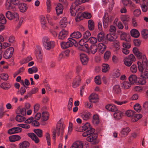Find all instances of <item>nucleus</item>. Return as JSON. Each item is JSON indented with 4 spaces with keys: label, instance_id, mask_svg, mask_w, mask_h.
Returning <instances> with one entry per match:
<instances>
[{
    "label": "nucleus",
    "instance_id": "nucleus-13",
    "mask_svg": "<svg viewBox=\"0 0 148 148\" xmlns=\"http://www.w3.org/2000/svg\"><path fill=\"white\" fill-rule=\"evenodd\" d=\"M97 138V135L94 132L90 134L86 138L87 141L92 142L93 144L96 143V140Z\"/></svg>",
    "mask_w": 148,
    "mask_h": 148
},
{
    "label": "nucleus",
    "instance_id": "nucleus-57",
    "mask_svg": "<svg viewBox=\"0 0 148 148\" xmlns=\"http://www.w3.org/2000/svg\"><path fill=\"white\" fill-rule=\"evenodd\" d=\"M6 21L5 18L2 14H0V23L2 24H5L6 23Z\"/></svg>",
    "mask_w": 148,
    "mask_h": 148
},
{
    "label": "nucleus",
    "instance_id": "nucleus-24",
    "mask_svg": "<svg viewBox=\"0 0 148 148\" xmlns=\"http://www.w3.org/2000/svg\"><path fill=\"white\" fill-rule=\"evenodd\" d=\"M106 108L108 110L112 112H115L117 110L116 107L113 104L107 105L106 106Z\"/></svg>",
    "mask_w": 148,
    "mask_h": 148
},
{
    "label": "nucleus",
    "instance_id": "nucleus-20",
    "mask_svg": "<svg viewBox=\"0 0 148 148\" xmlns=\"http://www.w3.org/2000/svg\"><path fill=\"white\" fill-rule=\"evenodd\" d=\"M40 21L42 28L44 29H46L47 28V21L45 17L43 15H41L40 16Z\"/></svg>",
    "mask_w": 148,
    "mask_h": 148
},
{
    "label": "nucleus",
    "instance_id": "nucleus-4",
    "mask_svg": "<svg viewBox=\"0 0 148 148\" xmlns=\"http://www.w3.org/2000/svg\"><path fill=\"white\" fill-rule=\"evenodd\" d=\"M135 61L136 58L133 54L130 55L128 57L124 58L123 59L124 64L127 66H130Z\"/></svg>",
    "mask_w": 148,
    "mask_h": 148
},
{
    "label": "nucleus",
    "instance_id": "nucleus-27",
    "mask_svg": "<svg viewBox=\"0 0 148 148\" xmlns=\"http://www.w3.org/2000/svg\"><path fill=\"white\" fill-rule=\"evenodd\" d=\"M30 145L29 143L27 141H24L18 145L19 148H28Z\"/></svg>",
    "mask_w": 148,
    "mask_h": 148
},
{
    "label": "nucleus",
    "instance_id": "nucleus-46",
    "mask_svg": "<svg viewBox=\"0 0 148 148\" xmlns=\"http://www.w3.org/2000/svg\"><path fill=\"white\" fill-rule=\"evenodd\" d=\"M47 12L49 13L51 9V0H47L46 2Z\"/></svg>",
    "mask_w": 148,
    "mask_h": 148
},
{
    "label": "nucleus",
    "instance_id": "nucleus-44",
    "mask_svg": "<svg viewBox=\"0 0 148 148\" xmlns=\"http://www.w3.org/2000/svg\"><path fill=\"white\" fill-rule=\"evenodd\" d=\"M140 6L143 12H145L148 10V5L145 3V1H144L142 3H141Z\"/></svg>",
    "mask_w": 148,
    "mask_h": 148
},
{
    "label": "nucleus",
    "instance_id": "nucleus-36",
    "mask_svg": "<svg viewBox=\"0 0 148 148\" xmlns=\"http://www.w3.org/2000/svg\"><path fill=\"white\" fill-rule=\"evenodd\" d=\"M11 84L9 83L4 82L1 84L0 87L4 89L8 90L11 87Z\"/></svg>",
    "mask_w": 148,
    "mask_h": 148
},
{
    "label": "nucleus",
    "instance_id": "nucleus-47",
    "mask_svg": "<svg viewBox=\"0 0 148 148\" xmlns=\"http://www.w3.org/2000/svg\"><path fill=\"white\" fill-rule=\"evenodd\" d=\"M94 132V129H90V130H88L87 131L84 132L82 134V136L84 137L88 136L89 135Z\"/></svg>",
    "mask_w": 148,
    "mask_h": 148
},
{
    "label": "nucleus",
    "instance_id": "nucleus-29",
    "mask_svg": "<svg viewBox=\"0 0 148 148\" xmlns=\"http://www.w3.org/2000/svg\"><path fill=\"white\" fill-rule=\"evenodd\" d=\"M97 46L94 45H91L90 48H89V47H88V50H86L94 54L97 51Z\"/></svg>",
    "mask_w": 148,
    "mask_h": 148
},
{
    "label": "nucleus",
    "instance_id": "nucleus-54",
    "mask_svg": "<svg viewBox=\"0 0 148 148\" xmlns=\"http://www.w3.org/2000/svg\"><path fill=\"white\" fill-rule=\"evenodd\" d=\"M75 5L72 4L70 7V12L72 16H75Z\"/></svg>",
    "mask_w": 148,
    "mask_h": 148
},
{
    "label": "nucleus",
    "instance_id": "nucleus-19",
    "mask_svg": "<svg viewBox=\"0 0 148 148\" xmlns=\"http://www.w3.org/2000/svg\"><path fill=\"white\" fill-rule=\"evenodd\" d=\"M89 100L90 102L94 103H96L98 101V96L96 94L92 93L89 96Z\"/></svg>",
    "mask_w": 148,
    "mask_h": 148
},
{
    "label": "nucleus",
    "instance_id": "nucleus-22",
    "mask_svg": "<svg viewBox=\"0 0 148 148\" xmlns=\"http://www.w3.org/2000/svg\"><path fill=\"white\" fill-rule=\"evenodd\" d=\"M106 38L108 40L110 41L114 42L116 40L117 37L114 34H109L107 35Z\"/></svg>",
    "mask_w": 148,
    "mask_h": 148
},
{
    "label": "nucleus",
    "instance_id": "nucleus-5",
    "mask_svg": "<svg viewBox=\"0 0 148 148\" xmlns=\"http://www.w3.org/2000/svg\"><path fill=\"white\" fill-rule=\"evenodd\" d=\"M68 41L66 42H62L60 43L61 48L63 49H65L72 47L76 41L72 38H69Z\"/></svg>",
    "mask_w": 148,
    "mask_h": 148
},
{
    "label": "nucleus",
    "instance_id": "nucleus-48",
    "mask_svg": "<svg viewBox=\"0 0 148 148\" xmlns=\"http://www.w3.org/2000/svg\"><path fill=\"white\" fill-rule=\"evenodd\" d=\"M82 15L84 18L87 19H90L92 17L91 14L88 12H84Z\"/></svg>",
    "mask_w": 148,
    "mask_h": 148
},
{
    "label": "nucleus",
    "instance_id": "nucleus-8",
    "mask_svg": "<svg viewBox=\"0 0 148 148\" xmlns=\"http://www.w3.org/2000/svg\"><path fill=\"white\" fill-rule=\"evenodd\" d=\"M86 42V40L84 38L82 39L79 41L78 44L80 46L79 48V50L85 51L86 50H88V45Z\"/></svg>",
    "mask_w": 148,
    "mask_h": 148
},
{
    "label": "nucleus",
    "instance_id": "nucleus-58",
    "mask_svg": "<svg viewBox=\"0 0 148 148\" xmlns=\"http://www.w3.org/2000/svg\"><path fill=\"white\" fill-rule=\"evenodd\" d=\"M108 18L106 17V18L103 17V27L104 28H106L108 27Z\"/></svg>",
    "mask_w": 148,
    "mask_h": 148
},
{
    "label": "nucleus",
    "instance_id": "nucleus-39",
    "mask_svg": "<svg viewBox=\"0 0 148 148\" xmlns=\"http://www.w3.org/2000/svg\"><path fill=\"white\" fill-rule=\"evenodd\" d=\"M82 130L83 131H85L86 130H90V129H93L91 127L90 124L88 122H86L82 126Z\"/></svg>",
    "mask_w": 148,
    "mask_h": 148
},
{
    "label": "nucleus",
    "instance_id": "nucleus-14",
    "mask_svg": "<svg viewBox=\"0 0 148 148\" xmlns=\"http://www.w3.org/2000/svg\"><path fill=\"white\" fill-rule=\"evenodd\" d=\"M68 31L64 29H62L59 33L58 38L59 39L64 40L66 38L68 35Z\"/></svg>",
    "mask_w": 148,
    "mask_h": 148
},
{
    "label": "nucleus",
    "instance_id": "nucleus-55",
    "mask_svg": "<svg viewBox=\"0 0 148 148\" xmlns=\"http://www.w3.org/2000/svg\"><path fill=\"white\" fill-rule=\"evenodd\" d=\"M16 120L19 122H21L25 121V118L21 115H18L16 117Z\"/></svg>",
    "mask_w": 148,
    "mask_h": 148
},
{
    "label": "nucleus",
    "instance_id": "nucleus-52",
    "mask_svg": "<svg viewBox=\"0 0 148 148\" xmlns=\"http://www.w3.org/2000/svg\"><path fill=\"white\" fill-rule=\"evenodd\" d=\"M127 37H130V35L127 34L123 32L121 34L120 38L121 40H126Z\"/></svg>",
    "mask_w": 148,
    "mask_h": 148
},
{
    "label": "nucleus",
    "instance_id": "nucleus-3",
    "mask_svg": "<svg viewBox=\"0 0 148 148\" xmlns=\"http://www.w3.org/2000/svg\"><path fill=\"white\" fill-rule=\"evenodd\" d=\"M49 25V31L50 33L54 36L56 34V24L55 16L47 19Z\"/></svg>",
    "mask_w": 148,
    "mask_h": 148
},
{
    "label": "nucleus",
    "instance_id": "nucleus-23",
    "mask_svg": "<svg viewBox=\"0 0 148 148\" xmlns=\"http://www.w3.org/2000/svg\"><path fill=\"white\" fill-rule=\"evenodd\" d=\"M115 112L114 114V116L115 119H121L123 116V113L122 111L118 110L117 109Z\"/></svg>",
    "mask_w": 148,
    "mask_h": 148
},
{
    "label": "nucleus",
    "instance_id": "nucleus-18",
    "mask_svg": "<svg viewBox=\"0 0 148 148\" xmlns=\"http://www.w3.org/2000/svg\"><path fill=\"white\" fill-rule=\"evenodd\" d=\"M80 116L83 120L87 121L90 118L91 114L88 112H84L81 114Z\"/></svg>",
    "mask_w": 148,
    "mask_h": 148
},
{
    "label": "nucleus",
    "instance_id": "nucleus-32",
    "mask_svg": "<svg viewBox=\"0 0 148 148\" xmlns=\"http://www.w3.org/2000/svg\"><path fill=\"white\" fill-rule=\"evenodd\" d=\"M67 18L66 17H63L60 22V25L62 28H64L67 26Z\"/></svg>",
    "mask_w": 148,
    "mask_h": 148
},
{
    "label": "nucleus",
    "instance_id": "nucleus-11",
    "mask_svg": "<svg viewBox=\"0 0 148 148\" xmlns=\"http://www.w3.org/2000/svg\"><path fill=\"white\" fill-rule=\"evenodd\" d=\"M107 44V41H105L103 43H100L98 45L97 49L99 53L103 54L106 49V44Z\"/></svg>",
    "mask_w": 148,
    "mask_h": 148
},
{
    "label": "nucleus",
    "instance_id": "nucleus-56",
    "mask_svg": "<svg viewBox=\"0 0 148 148\" xmlns=\"http://www.w3.org/2000/svg\"><path fill=\"white\" fill-rule=\"evenodd\" d=\"M135 112L131 110H128L125 112V114L129 117H133Z\"/></svg>",
    "mask_w": 148,
    "mask_h": 148
},
{
    "label": "nucleus",
    "instance_id": "nucleus-37",
    "mask_svg": "<svg viewBox=\"0 0 148 148\" xmlns=\"http://www.w3.org/2000/svg\"><path fill=\"white\" fill-rule=\"evenodd\" d=\"M129 79L131 84H134L137 81V77L135 75H132L129 77Z\"/></svg>",
    "mask_w": 148,
    "mask_h": 148
},
{
    "label": "nucleus",
    "instance_id": "nucleus-34",
    "mask_svg": "<svg viewBox=\"0 0 148 148\" xmlns=\"http://www.w3.org/2000/svg\"><path fill=\"white\" fill-rule=\"evenodd\" d=\"M92 122L95 125H97L99 123V120L98 115L94 114L93 115L92 117Z\"/></svg>",
    "mask_w": 148,
    "mask_h": 148
},
{
    "label": "nucleus",
    "instance_id": "nucleus-6",
    "mask_svg": "<svg viewBox=\"0 0 148 148\" xmlns=\"http://www.w3.org/2000/svg\"><path fill=\"white\" fill-rule=\"evenodd\" d=\"M43 44L45 48L48 50H50L54 46L52 45L49 39L47 37L43 38L42 39Z\"/></svg>",
    "mask_w": 148,
    "mask_h": 148
},
{
    "label": "nucleus",
    "instance_id": "nucleus-21",
    "mask_svg": "<svg viewBox=\"0 0 148 148\" xmlns=\"http://www.w3.org/2000/svg\"><path fill=\"white\" fill-rule=\"evenodd\" d=\"M70 148H83V144L81 141H77L73 143Z\"/></svg>",
    "mask_w": 148,
    "mask_h": 148
},
{
    "label": "nucleus",
    "instance_id": "nucleus-9",
    "mask_svg": "<svg viewBox=\"0 0 148 148\" xmlns=\"http://www.w3.org/2000/svg\"><path fill=\"white\" fill-rule=\"evenodd\" d=\"M14 48L10 47L7 48L5 51L3 56L6 59H8L11 58L13 53Z\"/></svg>",
    "mask_w": 148,
    "mask_h": 148
},
{
    "label": "nucleus",
    "instance_id": "nucleus-10",
    "mask_svg": "<svg viewBox=\"0 0 148 148\" xmlns=\"http://www.w3.org/2000/svg\"><path fill=\"white\" fill-rule=\"evenodd\" d=\"M131 131L130 129L128 127H126L122 128L119 132V135L122 138L127 136Z\"/></svg>",
    "mask_w": 148,
    "mask_h": 148
},
{
    "label": "nucleus",
    "instance_id": "nucleus-64",
    "mask_svg": "<svg viewBox=\"0 0 148 148\" xmlns=\"http://www.w3.org/2000/svg\"><path fill=\"white\" fill-rule=\"evenodd\" d=\"M91 36V34L89 31H87L85 32L83 35L84 39L86 40Z\"/></svg>",
    "mask_w": 148,
    "mask_h": 148
},
{
    "label": "nucleus",
    "instance_id": "nucleus-28",
    "mask_svg": "<svg viewBox=\"0 0 148 148\" xmlns=\"http://www.w3.org/2000/svg\"><path fill=\"white\" fill-rule=\"evenodd\" d=\"M21 139V137L18 135H14L9 137V140L11 142H13L19 140Z\"/></svg>",
    "mask_w": 148,
    "mask_h": 148
},
{
    "label": "nucleus",
    "instance_id": "nucleus-33",
    "mask_svg": "<svg viewBox=\"0 0 148 148\" xmlns=\"http://www.w3.org/2000/svg\"><path fill=\"white\" fill-rule=\"evenodd\" d=\"M113 92L116 94H119L121 92V89L119 85H116L113 87Z\"/></svg>",
    "mask_w": 148,
    "mask_h": 148
},
{
    "label": "nucleus",
    "instance_id": "nucleus-2",
    "mask_svg": "<svg viewBox=\"0 0 148 148\" xmlns=\"http://www.w3.org/2000/svg\"><path fill=\"white\" fill-rule=\"evenodd\" d=\"M64 127L63 125V120L61 119L56 125V136L62 138L64 132Z\"/></svg>",
    "mask_w": 148,
    "mask_h": 148
},
{
    "label": "nucleus",
    "instance_id": "nucleus-41",
    "mask_svg": "<svg viewBox=\"0 0 148 148\" xmlns=\"http://www.w3.org/2000/svg\"><path fill=\"white\" fill-rule=\"evenodd\" d=\"M142 117V116L141 114H135L134 113L132 121L133 122H136L138 120L141 118Z\"/></svg>",
    "mask_w": 148,
    "mask_h": 148
},
{
    "label": "nucleus",
    "instance_id": "nucleus-42",
    "mask_svg": "<svg viewBox=\"0 0 148 148\" xmlns=\"http://www.w3.org/2000/svg\"><path fill=\"white\" fill-rule=\"evenodd\" d=\"M97 40L99 42H103L105 38L104 33L101 32L98 34L97 36Z\"/></svg>",
    "mask_w": 148,
    "mask_h": 148
},
{
    "label": "nucleus",
    "instance_id": "nucleus-17",
    "mask_svg": "<svg viewBox=\"0 0 148 148\" xmlns=\"http://www.w3.org/2000/svg\"><path fill=\"white\" fill-rule=\"evenodd\" d=\"M120 85L122 88L124 90L128 89L131 86V83L127 81L123 82L121 83Z\"/></svg>",
    "mask_w": 148,
    "mask_h": 148
},
{
    "label": "nucleus",
    "instance_id": "nucleus-50",
    "mask_svg": "<svg viewBox=\"0 0 148 148\" xmlns=\"http://www.w3.org/2000/svg\"><path fill=\"white\" fill-rule=\"evenodd\" d=\"M34 132L39 137H42V130L40 129H35L34 130Z\"/></svg>",
    "mask_w": 148,
    "mask_h": 148
},
{
    "label": "nucleus",
    "instance_id": "nucleus-45",
    "mask_svg": "<svg viewBox=\"0 0 148 148\" xmlns=\"http://www.w3.org/2000/svg\"><path fill=\"white\" fill-rule=\"evenodd\" d=\"M109 66L108 64H103L102 68V71L103 72H107L109 70Z\"/></svg>",
    "mask_w": 148,
    "mask_h": 148
},
{
    "label": "nucleus",
    "instance_id": "nucleus-30",
    "mask_svg": "<svg viewBox=\"0 0 148 148\" xmlns=\"http://www.w3.org/2000/svg\"><path fill=\"white\" fill-rule=\"evenodd\" d=\"M130 33L132 36L137 38L140 36V33L136 29H134L130 31Z\"/></svg>",
    "mask_w": 148,
    "mask_h": 148
},
{
    "label": "nucleus",
    "instance_id": "nucleus-59",
    "mask_svg": "<svg viewBox=\"0 0 148 148\" xmlns=\"http://www.w3.org/2000/svg\"><path fill=\"white\" fill-rule=\"evenodd\" d=\"M110 52L109 51H106L104 54V58L105 60H108L110 57Z\"/></svg>",
    "mask_w": 148,
    "mask_h": 148
},
{
    "label": "nucleus",
    "instance_id": "nucleus-63",
    "mask_svg": "<svg viewBox=\"0 0 148 148\" xmlns=\"http://www.w3.org/2000/svg\"><path fill=\"white\" fill-rule=\"evenodd\" d=\"M120 71L119 70H117L113 74V77L114 78H116L119 77L120 75Z\"/></svg>",
    "mask_w": 148,
    "mask_h": 148
},
{
    "label": "nucleus",
    "instance_id": "nucleus-26",
    "mask_svg": "<svg viewBox=\"0 0 148 148\" xmlns=\"http://www.w3.org/2000/svg\"><path fill=\"white\" fill-rule=\"evenodd\" d=\"M63 10L62 5L60 3L58 4L56 7V12L58 16H59L62 14Z\"/></svg>",
    "mask_w": 148,
    "mask_h": 148
},
{
    "label": "nucleus",
    "instance_id": "nucleus-43",
    "mask_svg": "<svg viewBox=\"0 0 148 148\" xmlns=\"http://www.w3.org/2000/svg\"><path fill=\"white\" fill-rule=\"evenodd\" d=\"M88 26L89 29L90 30H92L94 29L95 27L94 23L93 21L90 19L88 21Z\"/></svg>",
    "mask_w": 148,
    "mask_h": 148
},
{
    "label": "nucleus",
    "instance_id": "nucleus-51",
    "mask_svg": "<svg viewBox=\"0 0 148 148\" xmlns=\"http://www.w3.org/2000/svg\"><path fill=\"white\" fill-rule=\"evenodd\" d=\"M42 51V49L41 47L38 45L36 46L35 51V54L39 56V55L41 54Z\"/></svg>",
    "mask_w": 148,
    "mask_h": 148
},
{
    "label": "nucleus",
    "instance_id": "nucleus-7",
    "mask_svg": "<svg viewBox=\"0 0 148 148\" xmlns=\"http://www.w3.org/2000/svg\"><path fill=\"white\" fill-rule=\"evenodd\" d=\"M6 17L10 20H14L17 21L19 20V15L16 12L12 13L10 11H7L5 13Z\"/></svg>",
    "mask_w": 148,
    "mask_h": 148
},
{
    "label": "nucleus",
    "instance_id": "nucleus-15",
    "mask_svg": "<svg viewBox=\"0 0 148 148\" xmlns=\"http://www.w3.org/2000/svg\"><path fill=\"white\" fill-rule=\"evenodd\" d=\"M81 79L79 76H77L73 80L72 84V86L73 88H77L79 84Z\"/></svg>",
    "mask_w": 148,
    "mask_h": 148
},
{
    "label": "nucleus",
    "instance_id": "nucleus-38",
    "mask_svg": "<svg viewBox=\"0 0 148 148\" xmlns=\"http://www.w3.org/2000/svg\"><path fill=\"white\" fill-rule=\"evenodd\" d=\"M121 20L124 24H126L130 20V17L127 15H122L121 17Z\"/></svg>",
    "mask_w": 148,
    "mask_h": 148
},
{
    "label": "nucleus",
    "instance_id": "nucleus-25",
    "mask_svg": "<svg viewBox=\"0 0 148 148\" xmlns=\"http://www.w3.org/2000/svg\"><path fill=\"white\" fill-rule=\"evenodd\" d=\"M28 136L34 141L35 143H38L39 142V139L37 136L34 133H29Z\"/></svg>",
    "mask_w": 148,
    "mask_h": 148
},
{
    "label": "nucleus",
    "instance_id": "nucleus-40",
    "mask_svg": "<svg viewBox=\"0 0 148 148\" xmlns=\"http://www.w3.org/2000/svg\"><path fill=\"white\" fill-rule=\"evenodd\" d=\"M49 114L47 112H44L42 113L41 119L43 121H45L49 119Z\"/></svg>",
    "mask_w": 148,
    "mask_h": 148
},
{
    "label": "nucleus",
    "instance_id": "nucleus-35",
    "mask_svg": "<svg viewBox=\"0 0 148 148\" xmlns=\"http://www.w3.org/2000/svg\"><path fill=\"white\" fill-rule=\"evenodd\" d=\"M26 5L25 3H20L19 4V8L20 11L22 12H25L27 9Z\"/></svg>",
    "mask_w": 148,
    "mask_h": 148
},
{
    "label": "nucleus",
    "instance_id": "nucleus-61",
    "mask_svg": "<svg viewBox=\"0 0 148 148\" xmlns=\"http://www.w3.org/2000/svg\"><path fill=\"white\" fill-rule=\"evenodd\" d=\"M130 71L133 73H136L137 71V68L136 66L133 64L130 68Z\"/></svg>",
    "mask_w": 148,
    "mask_h": 148
},
{
    "label": "nucleus",
    "instance_id": "nucleus-62",
    "mask_svg": "<svg viewBox=\"0 0 148 148\" xmlns=\"http://www.w3.org/2000/svg\"><path fill=\"white\" fill-rule=\"evenodd\" d=\"M146 79L140 77V78L139 79L138 81V83L141 85L145 84L146 83Z\"/></svg>",
    "mask_w": 148,
    "mask_h": 148
},
{
    "label": "nucleus",
    "instance_id": "nucleus-12",
    "mask_svg": "<svg viewBox=\"0 0 148 148\" xmlns=\"http://www.w3.org/2000/svg\"><path fill=\"white\" fill-rule=\"evenodd\" d=\"M5 7L8 10L13 11L16 10V8L14 5L10 0H7L5 3Z\"/></svg>",
    "mask_w": 148,
    "mask_h": 148
},
{
    "label": "nucleus",
    "instance_id": "nucleus-60",
    "mask_svg": "<svg viewBox=\"0 0 148 148\" xmlns=\"http://www.w3.org/2000/svg\"><path fill=\"white\" fill-rule=\"evenodd\" d=\"M141 34L145 38H147L148 37V30L144 29L142 30Z\"/></svg>",
    "mask_w": 148,
    "mask_h": 148
},
{
    "label": "nucleus",
    "instance_id": "nucleus-1",
    "mask_svg": "<svg viewBox=\"0 0 148 148\" xmlns=\"http://www.w3.org/2000/svg\"><path fill=\"white\" fill-rule=\"evenodd\" d=\"M138 67L139 71L141 72V77L147 79L148 78V69L146 68L148 66V61L146 57L143 56L142 62H137Z\"/></svg>",
    "mask_w": 148,
    "mask_h": 148
},
{
    "label": "nucleus",
    "instance_id": "nucleus-53",
    "mask_svg": "<svg viewBox=\"0 0 148 148\" xmlns=\"http://www.w3.org/2000/svg\"><path fill=\"white\" fill-rule=\"evenodd\" d=\"M88 41L91 44H94L97 42V40L94 37H91L89 38Z\"/></svg>",
    "mask_w": 148,
    "mask_h": 148
},
{
    "label": "nucleus",
    "instance_id": "nucleus-16",
    "mask_svg": "<svg viewBox=\"0 0 148 148\" xmlns=\"http://www.w3.org/2000/svg\"><path fill=\"white\" fill-rule=\"evenodd\" d=\"M80 59L82 64L84 65L87 64L89 58L87 55L84 54H81L80 55Z\"/></svg>",
    "mask_w": 148,
    "mask_h": 148
},
{
    "label": "nucleus",
    "instance_id": "nucleus-31",
    "mask_svg": "<svg viewBox=\"0 0 148 148\" xmlns=\"http://www.w3.org/2000/svg\"><path fill=\"white\" fill-rule=\"evenodd\" d=\"M82 36V34L78 31L74 32L70 35V36L72 38H79L81 37Z\"/></svg>",
    "mask_w": 148,
    "mask_h": 148
},
{
    "label": "nucleus",
    "instance_id": "nucleus-49",
    "mask_svg": "<svg viewBox=\"0 0 148 148\" xmlns=\"http://www.w3.org/2000/svg\"><path fill=\"white\" fill-rule=\"evenodd\" d=\"M89 0H76L74 4L76 5H79L82 3L87 2Z\"/></svg>",
    "mask_w": 148,
    "mask_h": 148
}]
</instances>
